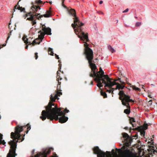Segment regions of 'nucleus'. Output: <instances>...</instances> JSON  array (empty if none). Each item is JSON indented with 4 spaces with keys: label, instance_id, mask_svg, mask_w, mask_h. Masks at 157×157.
Instances as JSON below:
<instances>
[{
    "label": "nucleus",
    "instance_id": "f257e3e1",
    "mask_svg": "<svg viewBox=\"0 0 157 157\" xmlns=\"http://www.w3.org/2000/svg\"><path fill=\"white\" fill-rule=\"evenodd\" d=\"M88 44L86 42H84V46L85 48L83 53L86 56V58L88 60L91 71L89 75L90 77L94 78V80L97 83V86L99 88L103 86L102 83L105 84V82H108L110 80L113 79L109 78L107 75H105L104 72L101 68H100L99 71L97 73L98 69L95 64L94 63V61L93 60V54L92 50L88 47Z\"/></svg>",
    "mask_w": 157,
    "mask_h": 157
},
{
    "label": "nucleus",
    "instance_id": "f03ea898",
    "mask_svg": "<svg viewBox=\"0 0 157 157\" xmlns=\"http://www.w3.org/2000/svg\"><path fill=\"white\" fill-rule=\"evenodd\" d=\"M27 127L26 133H27L31 129V126L29 124H27L26 125L21 126L17 125L15 128V132H12L10 134V137L13 139L9 142L8 144L10 145L11 149L9 151V153L8 154L7 157H15L17 155L15 153L16 148L17 147V144L19 140H21L23 141L24 140V137L25 134L22 135V138H21L20 132L23 131L25 128Z\"/></svg>",
    "mask_w": 157,
    "mask_h": 157
},
{
    "label": "nucleus",
    "instance_id": "7ed1b4c3",
    "mask_svg": "<svg viewBox=\"0 0 157 157\" xmlns=\"http://www.w3.org/2000/svg\"><path fill=\"white\" fill-rule=\"evenodd\" d=\"M45 110H43L41 113V116L40 117L42 121H44L46 118L51 121L55 120H59V122L63 123L66 122L68 120V117H66V113L69 112L67 109L61 111L62 109H45Z\"/></svg>",
    "mask_w": 157,
    "mask_h": 157
},
{
    "label": "nucleus",
    "instance_id": "20e7f679",
    "mask_svg": "<svg viewBox=\"0 0 157 157\" xmlns=\"http://www.w3.org/2000/svg\"><path fill=\"white\" fill-rule=\"evenodd\" d=\"M69 13L74 17V23L71 24V26L74 29L76 35L80 33V35H78V37L83 40H86L87 42L89 41L88 33L85 34L82 31L81 26L83 25L84 24L81 22L79 21L78 18L76 16L75 10L71 9L70 10H67Z\"/></svg>",
    "mask_w": 157,
    "mask_h": 157
},
{
    "label": "nucleus",
    "instance_id": "39448f33",
    "mask_svg": "<svg viewBox=\"0 0 157 157\" xmlns=\"http://www.w3.org/2000/svg\"><path fill=\"white\" fill-rule=\"evenodd\" d=\"M57 75L56 76V80L58 81V84L57 87V90L55 92L52 94H51L50 98V101L49 102L48 105L45 106V108H58L56 105L53 102H55L56 99L58 100L59 98L58 96H60L62 95V93L61 92L62 90H61V82L60 81L62 80V78L60 77L59 75L60 73H59V71L57 72ZM59 108H61L59 107Z\"/></svg>",
    "mask_w": 157,
    "mask_h": 157
},
{
    "label": "nucleus",
    "instance_id": "423d86ee",
    "mask_svg": "<svg viewBox=\"0 0 157 157\" xmlns=\"http://www.w3.org/2000/svg\"><path fill=\"white\" fill-rule=\"evenodd\" d=\"M93 150L94 153L97 155L98 157H118L117 153L114 152V149H113L112 151V152L114 155V157L112 156L110 152L106 151V152H105L99 149L98 146L94 147ZM121 157H132V154L129 150H127L125 151V153Z\"/></svg>",
    "mask_w": 157,
    "mask_h": 157
},
{
    "label": "nucleus",
    "instance_id": "0eeeda50",
    "mask_svg": "<svg viewBox=\"0 0 157 157\" xmlns=\"http://www.w3.org/2000/svg\"><path fill=\"white\" fill-rule=\"evenodd\" d=\"M119 99L121 101L123 105L126 106L127 108H130V105L133 104L135 101L130 99V96L126 95L122 90L120 91L119 94Z\"/></svg>",
    "mask_w": 157,
    "mask_h": 157
},
{
    "label": "nucleus",
    "instance_id": "6e6552de",
    "mask_svg": "<svg viewBox=\"0 0 157 157\" xmlns=\"http://www.w3.org/2000/svg\"><path fill=\"white\" fill-rule=\"evenodd\" d=\"M113 80H110L109 82H105V88L106 87H108L109 88H111L114 85H116V88H115V90L118 89L119 90L121 89H123L125 87L124 86H122L121 84L117 83L115 81L112 82V81Z\"/></svg>",
    "mask_w": 157,
    "mask_h": 157
},
{
    "label": "nucleus",
    "instance_id": "1a4fd4ad",
    "mask_svg": "<svg viewBox=\"0 0 157 157\" xmlns=\"http://www.w3.org/2000/svg\"><path fill=\"white\" fill-rule=\"evenodd\" d=\"M41 25H42V29L44 32H42L41 30H40L39 32V33H40L42 39L43 38L45 34L48 35H51V30L50 28L48 27L46 28L44 25L41 24Z\"/></svg>",
    "mask_w": 157,
    "mask_h": 157
},
{
    "label": "nucleus",
    "instance_id": "9d476101",
    "mask_svg": "<svg viewBox=\"0 0 157 157\" xmlns=\"http://www.w3.org/2000/svg\"><path fill=\"white\" fill-rule=\"evenodd\" d=\"M53 148L51 147L49 149H46L43 150L42 152H39L34 157L32 156L31 157H47L48 155L50 154Z\"/></svg>",
    "mask_w": 157,
    "mask_h": 157
},
{
    "label": "nucleus",
    "instance_id": "9b49d317",
    "mask_svg": "<svg viewBox=\"0 0 157 157\" xmlns=\"http://www.w3.org/2000/svg\"><path fill=\"white\" fill-rule=\"evenodd\" d=\"M40 14V13L37 14H34L32 12H30L26 15V17L28 16H30V17L27 18V20L31 21V23L33 25H34L36 24L35 17H36L37 18V16H38V15H39Z\"/></svg>",
    "mask_w": 157,
    "mask_h": 157
},
{
    "label": "nucleus",
    "instance_id": "f8f14e48",
    "mask_svg": "<svg viewBox=\"0 0 157 157\" xmlns=\"http://www.w3.org/2000/svg\"><path fill=\"white\" fill-rule=\"evenodd\" d=\"M32 5H33L31 8L33 11L32 13L34 14H37V12H38L39 9L40 10V8L39 6L34 5L33 2L32 3Z\"/></svg>",
    "mask_w": 157,
    "mask_h": 157
},
{
    "label": "nucleus",
    "instance_id": "ddd939ff",
    "mask_svg": "<svg viewBox=\"0 0 157 157\" xmlns=\"http://www.w3.org/2000/svg\"><path fill=\"white\" fill-rule=\"evenodd\" d=\"M148 125L146 124H144L143 126L138 127L137 128H135L132 129L133 130L141 131L142 130H146L147 128Z\"/></svg>",
    "mask_w": 157,
    "mask_h": 157
},
{
    "label": "nucleus",
    "instance_id": "4468645a",
    "mask_svg": "<svg viewBox=\"0 0 157 157\" xmlns=\"http://www.w3.org/2000/svg\"><path fill=\"white\" fill-rule=\"evenodd\" d=\"M52 16V13L51 11H48L47 12V13L44 14L43 15H41L39 16H37V19L40 20V18H41L43 17H49Z\"/></svg>",
    "mask_w": 157,
    "mask_h": 157
},
{
    "label": "nucleus",
    "instance_id": "2eb2a0df",
    "mask_svg": "<svg viewBox=\"0 0 157 157\" xmlns=\"http://www.w3.org/2000/svg\"><path fill=\"white\" fill-rule=\"evenodd\" d=\"M132 140V139L129 136L127 138L125 139V141H126V145L128 146L130 145Z\"/></svg>",
    "mask_w": 157,
    "mask_h": 157
},
{
    "label": "nucleus",
    "instance_id": "dca6fc26",
    "mask_svg": "<svg viewBox=\"0 0 157 157\" xmlns=\"http://www.w3.org/2000/svg\"><path fill=\"white\" fill-rule=\"evenodd\" d=\"M14 8L13 9L14 12L15 11V9H17L18 10H20L21 12H25V8H23L22 7H20L19 6H17V5H16L14 6Z\"/></svg>",
    "mask_w": 157,
    "mask_h": 157
},
{
    "label": "nucleus",
    "instance_id": "f3484780",
    "mask_svg": "<svg viewBox=\"0 0 157 157\" xmlns=\"http://www.w3.org/2000/svg\"><path fill=\"white\" fill-rule=\"evenodd\" d=\"M30 39V38H26V37L24 36L22 38V39L24 41V43L27 44H29V45H31L32 44L31 42L28 41V40Z\"/></svg>",
    "mask_w": 157,
    "mask_h": 157
},
{
    "label": "nucleus",
    "instance_id": "a211bd4d",
    "mask_svg": "<svg viewBox=\"0 0 157 157\" xmlns=\"http://www.w3.org/2000/svg\"><path fill=\"white\" fill-rule=\"evenodd\" d=\"M3 135L0 133V144L5 145L6 143L5 140H2Z\"/></svg>",
    "mask_w": 157,
    "mask_h": 157
},
{
    "label": "nucleus",
    "instance_id": "6ab92c4d",
    "mask_svg": "<svg viewBox=\"0 0 157 157\" xmlns=\"http://www.w3.org/2000/svg\"><path fill=\"white\" fill-rule=\"evenodd\" d=\"M38 41L39 39H36L33 41V42L31 43L33 45H34L36 44H39L40 42Z\"/></svg>",
    "mask_w": 157,
    "mask_h": 157
},
{
    "label": "nucleus",
    "instance_id": "aec40b11",
    "mask_svg": "<svg viewBox=\"0 0 157 157\" xmlns=\"http://www.w3.org/2000/svg\"><path fill=\"white\" fill-rule=\"evenodd\" d=\"M48 53L52 56H53L54 53L52 48H49L48 49Z\"/></svg>",
    "mask_w": 157,
    "mask_h": 157
},
{
    "label": "nucleus",
    "instance_id": "412c9836",
    "mask_svg": "<svg viewBox=\"0 0 157 157\" xmlns=\"http://www.w3.org/2000/svg\"><path fill=\"white\" fill-rule=\"evenodd\" d=\"M101 96L103 97L104 98H107V95L106 94L102 91H101Z\"/></svg>",
    "mask_w": 157,
    "mask_h": 157
},
{
    "label": "nucleus",
    "instance_id": "4be33fe9",
    "mask_svg": "<svg viewBox=\"0 0 157 157\" xmlns=\"http://www.w3.org/2000/svg\"><path fill=\"white\" fill-rule=\"evenodd\" d=\"M129 118V123L130 124H132L133 123H136V121L133 118L130 117Z\"/></svg>",
    "mask_w": 157,
    "mask_h": 157
},
{
    "label": "nucleus",
    "instance_id": "5701e85b",
    "mask_svg": "<svg viewBox=\"0 0 157 157\" xmlns=\"http://www.w3.org/2000/svg\"><path fill=\"white\" fill-rule=\"evenodd\" d=\"M122 135L123 137L125 138V139L127 138L129 136L126 133H122Z\"/></svg>",
    "mask_w": 157,
    "mask_h": 157
},
{
    "label": "nucleus",
    "instance_id": "b1692460",
    "mask_svg": "<svg viewBox=\"0 0 157 157\" xmlns=\"http://www.w3.org/2000/svg\"><path fill=\"white\" fill-rule=\"evenodd\" d=\"M130 112V109H126L124 111V112L126 114H129Z\"/></svg>",
    "mask_w": 157,
    "mask_h": 157
},
{
    "label": "nucleus",
    "instance_id": "393cba45",
    "mask_svg": "<svg viewBox=\"0 0 157 157\" xmlns=\"http://www.w3.org/2000/svg\"><path fill=\"white\" fill-rule=\"evenodd\" d=\"M139 132H140V135L143 136H144L145 135V131L144 130H142L141 131H138Z\"/></svg>",
    "mask_w": 157,
    "mask_h": 157
},
{
    "label": "nucleus",
    "instance_id": "a878e982",
    "mask_svg": "<svg viewBox=\"0 0 157 157\" xmlns=\"http://www.w3.org/2000/svg\"><path fill=\"white\" fill-rule=\"evenodd\" d=\"M109 49L112 53H113L115 51V50L111 46L109 47Z\"/></svg>",
    "mask_w": 157,
    "mask_h": 157
},
{
    "label": "nucleus",
    "instance_id": "bb28decb",
    "mask_svg": "<svg viewBox=\"0 0 157 157\" xmlns=\"http://www.w3.org/2000/svg\"><path fill=\"white\" fill-rule=\"evenodd\" d=\"M111 88V89L109 90H107V91H108L109 93H113V91L115 90V89L114 88Z\"/></svg>",
    "mask_w": 157,
    "mask_h": 157
},
{
    "label": "nucleus",
    "instance_id": "cd10ccee",
    "mask_svg": "<svg viewBox=\"0 0 157 157\" xmlns=\"http://www.w3.org/2000/svg\"><path fill=\"white\" fill-rule=\"evenodd\" d=\"M58 62L59 63V67L58 68V71H61L60 69H61V62L60 60H58Z\"/></svg>",
    "mask_w": 157,
    "mask_h": 157
},
{
    "label": "nucleus",
    "instance_id": "c85d7f7f",
    "mask_svg": "<svg viewBox=\"0 0 157 157\" xmlns=\"http://www.w3.org/2000/svg\"><path fill=\"white\" fill-rule=\"evenodd\" d=\"M35 3L36 4H42V2L41 1V0H36L35 1Z\"/></svg>",
    "mask_w": 157,
    "mask_h": 157
},
{
    "label": "nucleus",
    "instance_id": "c756f323",
    "mask_svg": "<svg viewBox=\"0 0 157 157\" xmlns=\"http://www.w3.org/2000/svg\"><path fill=\"white\" fill-rule=\"evenodd\" d=\"M141 25V23L140 22H137L136 23L135 26L136 27H139Z\"/></svg>",
    "mask_w": 157,
    "mask_h": 157
},
{
    "label": "nucleus",
    "instance_id": "7c9ffc66",
    "mask_svg": "<svg viewBox=\"0 0 157 157\" xmlns=\"http://www.w3.org/2000/svg\"><path fill=\"white\" fill-rule=\"evenodd\" d=\"M12 31H10V33H9L8 34V37H7V40L6 41V42L9 39V38L10 37V35H11V32H12Z\"/></svg>",
    "mask_w": 157,
    "mask_h": 157
},
{
    "label": "nucleus",
    "instance_id": "2f4dec72",
    "mask_svg": "<svg viewBox=\"0 0 157 157\" xmlns=\"http://www.w3.org/2000/svg\"><path fill=\"white\" fill-rule=\"evenodd\" d=\"M153 139H151V142L148 141V143H149H149H151V144L154 145V142H153Z\"/></svg>",
    "mask_w": 157,
    "mask_h": 157
},
{
    "label": "nucleus",
    "instance_id": "473e14b6",
    "mask_svg": "<svg viewBox=\"0 0 157 157\" xmlns=\"http://www.w3.org/2000/svg\"><path fill=\"white\" fill-rule=\"evenodd\" d=\"M53 155L51 156V157H58V156L57 154H56L55 152H53Z\"/></svg>",
    "mask_w": 157,
    "mask_h": 157
},
{
    "label": "nucleus",
    "instance_id": "72a5a7b5",
    "mask_svg": "<svg viewBox=\"0 0 157 157\" xmlns=\"http://www.w3.org/2000/svg\"><path fill=\"white\" fill-rule=\"evenodd\" d=\"M35 59H36L38 58V53L36 52L35 53Z\"/></svg>",
    "mask_w": 157,
    "mask_h": 157
},
{
    "label": "nucleus",
    "instance_id": "f704fd0d",
    "mask_svg": "<svg viewBox=\"0 0 157 157\" xmlns=\"http://www.w3.org/2000/svg\"><path fill=\"white\" fill-rule=\"evenodd\" d=\"M120 82L121 84V85L123 86H124L125 85V83L124 82H122L121 80L120 81Z\"/></svg>",
    "mask_w": 157,
    "mask_h": 157
},
{
    "label": "nucleus",
    "instance_id": "c9c22d12",
    "mask_svg": "<svg viewBox=\"0 0 157 157\" xmlns=\"http://www.w3.org/2000/svg\"><path fill=\"white\" fill-rule=\"evenodd\" d=\"M6 44H3L2 45H0V49L2 47H5V46H6Z\"/></svg>",
    "mask_w": 157,
    "mask_h": 157
},
{
    "label": "nucleus",
    "instance_id": "e433bc0d",
    "mask_svg": "<svg viewBox=\"0 0 157 157\" xmlns=\"http://www.w3.org/2000/svg\"><path fill=\"white\" fill-rule=\"evenodd\" d=\"M152 101L151 100H150L148 102V104L150 105H151L152 104Z\"/></svg>",
    "mask_w": 157,
    "mask_h": 157
},
{
    "label": "nucleus",
    "instance_id": "4c0bfd02",
    "mask_svg": "<svg viewBox=\"0 0 157 157\" xmlns=\"http://www.w3.org/2000/svg\"><path fill=\"white\" fill-rule=\"evenodd\" d=\"M116 150L117 151H118V152L119 153H120V152H121L122 151V150H121V149H117V148L116 149Z\"/></svg>",
    "mask_w": 157,
    "mask_h": 157
},
{
    "label": "nucleus",
    "instance_id": "58836bf2",
    "mask_svg": "<svg viewBox=\"0 0 157 157\" xmlns=\"http://www.w3.org/2000/svg\"><path fill=\"white\" fill-rule=\"evenodd\" d=\"M55 56L56 58L57 59H59V56L56 55V54H55Z\"/></svg>",
    "mask_w": 157,
    "mask_h": 157
},
{
    "label": "nucleus",
    "instance_id": "ea45409f",
    "mask_svg": "<svg viewBox=\"0 0 157 157\" xmlns=\"http://www.w3.org/2000/svg\"><path fill=\"white\" fill-rule=\"evenodd\" d=\"M128 9H126L123 12V13H126V12H128Z\"/></svg>",
    "mask_w": 157,
    "mask_h": 157
},
{
    "label": "nucleus",
    "instance_id": "a19ab883",
    "mask_svg": "<svg viewBox=\"0 0 157 157\" xmlns=\"http://www.w3.org/2000/svg\"><path fill=\"white\" fill-rule=\"evenodd\" d=\"M132 87L133 89L135 90H136V88H137V87H136L135 86H132Z\"/></svg>",
    "mask_w": 157,
    "mask_h": 157
},
{
    "label": "nucleus",
    "instance_id": "79ce46f5",
    "mask_svg": "<svg viewBox=\"0 0 157 157\" xmlns=\"http://www.w3.org/2000/svg\"><path fill=\"white\" fill-rule=\"evenodd\" d=\"M131 124L132 125V126L133 127H136V123H135V124L132 123V124Z\"/></svg>",
    "mask_w": 157,
    "mask_h": 157
},
{
    "label": "nucleus",
    "instance_id": "37998d69",
    "mask_svg": "<svg viewBox=\"0 0 157 157\" xmlns=\"http://www.w3.org/2000/svg\"><path fill=\"white\" fill-rule=\"evenodd\" d=\"M62 6H63L64 8H67V6H65V5H64V3H62Z\"/></svg>",
    "mask_w": 157,
    "mask_h": 157
},
{
    "label": "nucleus",
    "instance_id": "c03bdc74",
    "mask_svg": "<svg viewBox=\"0 0 157 157\" xmlns=\"http://www.w3.org/2000/svg\"><path fill=\"white\" fill-rule=\"evenodd\" d=\"M128 79L127 78H126V79H125L126 82L127 83V84H130L128 83Z\"/></svg>",
    "mask_w": 157,
    "mask_h": 157
},
{
    "label": "nucleus",
    "instance_id": "a18cd8bd",
    "mask_svg": "<svg viewBox=\"0 0 157 157\" xmlns=\"http://www.w3.org/2000/svg\"><path fill=\"white\" fill-rule=\"evenodd\" d=\"M136 90H137V91H140V88H139L137 87V88H136Z\"/></svg>",
    "mask_w": 157,
    "mask_h": 157
},
{
    "label": "nucleus",
    "instance_id": "49530a36",
    "mask_svg": "<svg viewBox=\"0 0 157 157\" xmlns=\"http://www.w3.org/2000/svg\"><path fill=\"white\" fill-rule=\"evenodd\" d=\"M98 13L99 14H102L104 15V13H103L102 12L100 11V12H98Z\"/></svg>",
    "mask_w": 157,
    "mask_h": 157
},
{
    "label": "nucleus",
    "instance_id": "de8ad7c7",
    "mask_svg": "<svg viewBox=\"0 0 157 157\" xmlns=\"http://www.w3.org/2000/svg\"><path fill=\"white\" fill-rule=\"evenodd\" d=\"M148 97H149L150 98H152V97L151 96V94H149L148 95Z\"/></svg>",
    "mask_w": 157,
    "mask_h": 157
},
{
    "label": "nucleus",
    "instance_id": "09e8293b",
    "mask_svg": "<svg viewBox=\"0 0 157 157\" xmlns=\"http://www.w3.org/2000/svg\"><path fill=\"white\" fill-rule=\"evenodd\" d=\"M118 80H119L120 81V80H121V78H118V79L115 80L114 81H115V82H116Z\"/></svg>",
    "mask_w": 157,
    "mask_h": 157
},
{
    "label": "nucleus",
    "instance_id": "8fccbe9b",
    "mask_svg": "<svg viewBox=\"0 0 157 157\" xmlns=\"http://www.w3.org/2000/svg\"><path fill=\"white\" fill-rule=\"evenodd\" d=\"M102 3H103V1H101L99 2V4H102Z\"/></svg>",
    "mask_w": 157,
    "mask_h": 157
},
{
    "label": "nucleus",
    "instance_id": "3c124183",
    "mask_svg": "<svg viewBox=\"0 0 157 157\" xmlns=\"http://www.w3.org/2000/svg\"><path fill=\"white\" fill-rule=\"evenodd\" d=\"M28 45H26V46L25 47V48L26 49H27L28 48Z\"/></svg>",
    "mask_w": 157,
    "mask_h": 157
},
{
    "label": "nucleus",
    "instance_id": "603ef678",
    "mask_svg": "<svg viewBox=\"0 0 157 157\" xmlns=\"http://www.w3.org/2000/svg\"><path fill=\"white\" fill-rule=\"evenodd\" d=\"M128 127H125L124 128L126 130H127L128 129Z\"/></svg>",
    "mask_w": 157,
    "mask_h": 157
},
{
    "label": "nucleus",
    "instance_id": "864d4df0",
    "mask_svg": "<svg viewBox=\"0 0 157 157\" xmlns=\"http://www.w3.org/2000/svg\"><path fill=\"white\" fill-rule=\"evenodd\" d=\"M65 0H62V3H64Z\"/></svg>",
    "mask_w": 157,
    "mask_h": 157
},
{
    "label": "nucleus",
    "instance_id": "5fc2aeb1",
    "mask_svg": "<svg viewBox=\"0 0 157 157\" xmlns=\"http://www.w3.org/2000/svg\"><path fill=\"white\" fill-rule=\"evenodd\" d=\"M144 85H142V88L144 89Z\"/></svg>",
    "mask_w": 157,
    "mask_h": 157
},
{
    "label": "nucleus",
    "instance_id": "6e6d98bb",
    "mask_svg": "<svg viewBox=\"0 0 157 157\" xmlns=\"http://www.w3.org/2000/svg\"><path fill=\"white\" fill-rule=\"evenodd\" d=\"M153 150V152H156L157 153V150L156 151V150Z\"/></svg>",
    "mask_w": 157,
    "mask_h": 157
},
{
    "label": "nucleus",
    "instance_id": "4d7b16f0",
    "mask_svg": "<svg viewBox=\"0 0 157 157\" xmlns=\"http://www.w3.org/2000/svg\"><path fill=\"white\" fill-rule=\"evenodd\" d=\"M30 38V39L29 40H28V41H29V42H31V41H30V40H31L32 39H31L30 38Z\"/></svg>",
    "mask_w": 157,
    "mask_h": 157
},
{
    "label": "nucleus",
    "instance_id": "13d9d810",
    "mask_svg": "<svg viewBox=\"0 0 157 157\" xmlns=\"http://www.w3.org/2000/svg\"><path fill=\"white\" fill-rule=\"evenodd\" d=\"M93 81H91V82H90V84H91V85H93Z\"/></svg>",
    "mask_w": 157,
    "mask_h": 157
},
{
    "label": "nucleus",
    "instance_id": "bf43d9fd",
    "mask_svg": "<svg viewBox=\"0 0 157 157\" xmlns=\"http://www.w3.org/2000/svg\"><path fill=\"white\" fill-rule=\"evenodd\" d=\"M135 137H137V136H138V135L137 134H136L135 136Z\"/></svg>",
    "mask_w": 157,
    "mask_h": 157
},
{
    "label": "nucleus",
    "instance_id": "052dcab7",
    "mask_svg": "<svg viewBox=\"0 0 157 157\" xmlns=\"http://www.w3.org/2000/svg\"><path fill=\"white\" fill-rule=\"evenodd\" d=\"M48 2L50 4H51L52 3V2Z\"/></svg>",
    "mask_w": 157,
    "mask_h": 157
},
{
    "label": "nucleus",
    "instance_id": "680f3d73",
    "mask_svg": "<svg viewBox=\"0 0 157 157\" xmlns=\"http://www.w3.org/2000/svg\"><path fill=\"white\" fill-rule=\"evenodd\" d=\"M147 110H148V109H145V111H147Z\"/></svg>",
    "mask_w": 157,
    "mask_h": 157
},
{
    "label": "nucleus",
    "instance_id": "e2e57ef3",
    "mask_svg": "<svg viewBox=\"0 0 157 157\" xmlns=\"http://www.w3.org/2000/svg\"><path fill=\"white\" fill-rule=\"evenodd\" d=\"M135 17V18H136V19L137 18V17Z\"/></svg>",
    "mask_w": 157,
    "mask_h": 157
},
{
    "label": "nucleus",
    "instance_id": "0e129e2a",
    "mask_svg": "<svg viewBox=\"0 0 157 157\" xmlns=\"http://www.w3.org/2000/svg\"><path fill=\"white\" fill-rule=\"evenodd\" d=\"M155 105H157V103H155Z\"/></svg>",
    "mask_w": 157,
    "mask_h": 157
},
{
    "label": "nucleus",
    "instance_id": "69168bd1",
    "mask_svg": "<svg viewBox=\"0 0 157 157\" xmlns=\"http://www.w3.org/2000/svg\"><path fill=\"white\" fill-rule=\"evenodd\" d=\"M152 136H153V137L154 138V135H153Z\"/></svg>",
    "mask_w": 157,
    "mask_h": 157
},
{
    "label": "nucleus",
    "instance_id": "338daca9",
    "mask_svg": "<svg viewBox=\"0 0 157 157\" xmlns=\"http://www.w3.org/2000/svg\"><path fill=\"white\" fill-rule=\"evenodd\" d=\"M152 147L153 148L154 147V146H152Z\"/></svg>",
    "mask_w": 157,
    "mask_h": 157
},
{
    "label": "nucleus",
    "instance_id": "774afa93",
    "mask_svg": "<svg viewBox=\"0 0 157 157\" xmlns=\"http://www.w3.org/2000/svg\"><path fill=\"white\" fill-rule=\"evenodd\" d=\"M130 130H131V128H130Z\"/></svg>",
    "mask_w": 157,
    "mask_h": 157
}]
</instances>
